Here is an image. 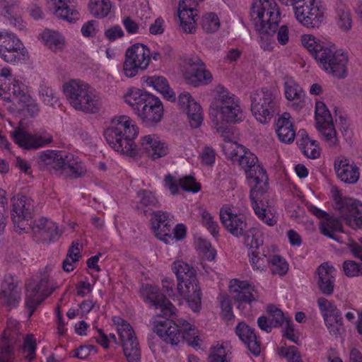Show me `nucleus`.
Masks as SVG:
<instances>
[{"mask_svg": "<svg viewBox=\"0 0 362 362\" xmlns=\"http://www.w3.org/2000/svg\"><path fill=\"white\" fill-rule=\"evenodd\" d=\"M114 322L117 324V333L127 361L140 362V346L133 328L127 322L120 318H117V321L115 320Z\"/></svg>", "mask_w": 362, "mask_h": 362, "instance_id": "obj_14", "label": "nucleus"}, {"mask_svg": "<svg viewBox=\"0 0 362 362\" xmlns=\"http://www.w3.org/2000/svg\"><path fill=\"white\" fill-rule=\"evenodd\" d=\"M251 21L259 34L273 35L280 22V12L275 0H256L250 9Z\"/></svg>", "mask_w": 362, "mask_h": 362, "instance_id": "obj_7", "label": "nucleus"}, {"mask_svg": "<svg viewBox=\"0 0 362 362\" xmlns=\"http://www.w3.org/2000/svg\"><path fill=\"white\" fill-rule=\"evenodd\" d=\"M64 93L75 110L86 113H96L101 107L99 94L87 83L71 79L63 86Z\"/></svg>", "mask_w": 362, "mask_h": 362, "instance_id": "obj_6", "label": "nucleus"}, {"mask_svg": "<svg viewBox=\"0 0 362 362\" xmlns=\"http://www.w3.org/2000/svg\"><path fill=\"white\" fill-rule=\"evenodd\" d=\"M250 262L255 270H264L269 264V257L264 254H260L259 250L248 251Z\"/></svg>", "mask_w": 362, "mask_h": 362, "instance_id": "obj_53", "label": "nucleus"}, {"mask_svg": "<svg viewBox=\"0 0 362 362\" xmlns=\"http://www.w3.org/2000/svg\"><path fill=\"white\" fill-rule=\"evenodd\" d=\"M350 251L353 255L362 261V246L355 242L348 244ZM343 269L345 274L349 277H354L362 274V266H360L356 262L346 260L343 263Z\"/></svg>", "mask_w": 362, "mask_h": 362, "instance_id": "obj_38", "label": "nucleus"}, {"mask_svg": "<svg viewBox=\"0 0 362 362\" xmlns=\"http://www.w3.org/2000/svg\"><path fill=\"white\" fill-rule=\"evenodd\" d=\"M321 233L324 235L339 242V238L334 233L342 232L343 226L339 218L330 216L325 218L320 226Z\"/></svg>", "mask_w": 362, "mask_h": 362, "instance_id": "obj_41", "label": "nucleus"}, {"mask_svg": "<svg viewBox=\"0 0 362 362\" xmlns=\"http://www.w3.org/2000/svg\"><path fill=\"white\" fill-rule=\"evenodd\" d=\"M38 165L52 173L71 179L81 177L86 173V168L81 160L71 153L64 151L47 150L38 157Z\"/></svg>", "mask_w": 362, "mask_h": 362, "instance_id": "obj_4", "label": "nucleus"}, {"mask_svg": "<svg viewBox=\"0 0 362 362\" xmlns=\"http://www.w3.org/2000/svg\"><path fill=\"white\" fill-rule=\"evenodd\" d=\"M320 67L327 73L337 78L346 76L347 54L342 49L337 48L335 45L328 43L327 46L316 54Z\"/></svg>", "mask_w": 362, "mask_h": 362, "instance_id": "obj_9", "label": "nucleus"}, {"mask_svg": "<svg viewBox=\"0 0 362 362\" xmlns=\"http://www.w3.org/2000/svg\"><path fill=\"white\" fill-rule=\"evenodd\" d=\"M145 82L148 86H152L155 90L160 93L168 100L175 101V93L170 88L168 81L165 77L160 76H149L146 78Z\"/></svg>", "mask_w": 362, "mask_h": 362, "instance_id": "obj_39", "label": "nucleus"}, {"mask_svg": "<svg viewBox=\"0 0 362 362\" xmlns=\"http://www.w3.org/2000/svg\"><path fill=\"white\" fill-rule=\"evenodd\" d=\"M180 324L182 342L186 341L188 345L197 349L201 347V339L197 334V329L185 320H178Z\"/></svg>", "mask_w": 362, "mask_h": 362, "instance_id": "obj_40", "label": "nucleus"}, {"mask_svg": "<svg viewBox=\"0 0 362 362\" xmlns=\"http://www.w3.org/2000/svg\"><path fill=\"white\" fill-rule=\"evenodd\" d=\"M31 228L35 237L42 242H51L60 236L57 225L45 217L35 220Z\"/></svg>", "mask_w": 362, "mask_h": 362, "instance_id": "obj_29", "label": "nucleus"}, {"mask_svg": "<svg viewBox=\"0 0 362 362\" xmlns=\"http://www.w3.org/2000/svg\"><path fill=\"white\" fill-rule=\"evenodd\" d=\"M243 236H244V243L249 247V251L257 250L263 244V239L259 229L257 228L246 229Z\"/></svg>", "mask_w": 362, "mask_h": 362, "instance_id": "obj_47", "label": "nucleus"}, {"mask_svg": "<svg viewBox=\"0 0 362 362\" xmlns=\"http://www.w3.org/2000/svg\"><path fill=\"white\" fill-rule=\"evenodd\" d=\"M138 134L135 122L127 115L113 118L103 132L106 141L112 148L129 156L138 155V147L134 143Z\"/></svg>", "mask_w": 362, "mask_h": 362, "instance_id": "obj_3", "label": "nucleus"}, {"mask_svg": "<svg viewBox=\"0 0 362 362\" xmlns=\"http://www.w3.org/2000/svg\"><path fill=\"white\" fill-rule=\"evenodd\" d=\"M180 187L186 192L196 193L201 189L200 183L196 182L195 178L191 175L180 178Z\"/></svg>", "mask_w": 362, "mask_h": 362, "instance_id": "obj_60", "label": "nucleus"}, {"mask_svg": "<svg viewBox=\"0 0 362 362\" xmlns=\"http://www.w3.org/2000/svg\"><path fill=\"white\" fill-rule=\"evenodd\" d=\"M189 69L184 73V77L188 84L194 87L206 85L212 81V75L206 69L204 62L198 57H194L187 59Z\"/></svg>", "mask_w": 362, "mask_h": 362, "instance_id": "obj_20", "label": "nucleus"}, {"mask_svg": "<svg viewBox=\"0 0 362 362\" xmlns=\"http://www.w3.org/2000/svg\"><path fill=\"white\" fill-rule=\"evenodd\" d=\"M201 217L202 225L214 237H216L219 233V226L218 222L214 220V217L205 209L201 210Z\"/></svg>", "mask_w": 362, "mask_h": 362, "instance_id": "obj_54", "label": "nucleus"}, {"mask_svg": "<svg viewBox=\"0 0 362 362\" xmlns=\"http://www.w3.org/2000/svg\"><path fill=\"white\" fill-rule=\"evenodd\" d=\"M153 326V332L166 344L173 346L182 342L180 324L168 318L157 320Z\"/></svg>", "mask_w": 362, "mask_h": 362, "instance_id": "obj_21", "label": "nucleus"}, {"mask_svg": "<svg viewBox=\"0 0 362 362\" xmlns=\"http://www.w3.org/2000/svg\"><path fill=\"white\" fill-rule=\"evenodd\" d=\"M315 119L317 124L332 122V115L323 102L317 101L315 104Z\"/></svg>", "mask_w": 362, "mask_h": 362, "instance_id": "obj_57", "label": "nucleus"}, {"mask_svg": "<svg viewBox=\"0 0 362 362\" xmlns=\"http://www.w3.org/2000/svg\"><path fill=\"white\" fill-rule=\"evenodd\" d=\"M267 317L269 318L271 324L276 327L282 326L284 321L287 320L283 312L273 305H269L267 308Z\"/></svg>", "mask_w": 362, "mask_h": 362, "instance_id": "obj_58", "label": "nucleus"}, {"mask_svg": "<svg viewBox=\"0 0 362 362\" xmlns=\"http://www.w3.org/2000/svg\"><path fill=\"white\" fill-rule=\"evenodd\" d=\"M49 3L53 6V13L57 18L69 23L79 19V13L74 8L76 0H49Z\"/></svg>", "mask_w": 362, "mask_h": 362, "instance_id": "obj_33", "label": "nucleus"}, {"mask_svg": "<svg viewBox=\"0 0 362 362\" xmlns=\"http://www.w3.org/2000/svg\"><path fill=\"white\" fill-rule=\"evenodd\" d=\"M317 303L322 317L325 316V314L337 313V312L339 311L332 302L325 298H318Z\"/></svg>", "mask_w": 362, "mask_h": 362, "instance_id": "obj_62", "label": "nucleus"}, {"mask_svg": "<svg viewBox=\"0 0 362 362\" xmlns=\"http://www.w3.org/2000/svg\"><path fill=\"white\" fill-rule=\"evenodd\" d=\"M209 362H228L226 360V350L223 346H216L211 349Z\"/></svg>", "mask_w": 362, "mask_h": 362, "instance_id": "obj_63", "label": "nucleus"}, {"mask_svg": "<svg viewBox=\"0 0 362 362\" xmlns=\"http://www.w3.org/2000/svg\"><path fill=\"white\" fill-rule=\"evenodd\" d=\"M185 291L182 296H185L189 307L193 312L197 313L201 308V299L202 292L201 288L199 285L190 288V291L188 292L187 288H184Z\"/></svg>", "mask_w": 362, "mask_h": 362, "instance_id": "obj_48", "label": "nucleus"}, {"mask_svg": "<svg viewBox=\"0 0 362 362\" xmlns=\"http://www.w3.org/2000/svg\"><path fill=\"white\" fill-rule=\"evenodd\" d=\"M41 37L45 44L54 51L61 50L64 47V39L58 32L46 29Z\"/></svg>", "mask_w": 362, "mask_h": 362, "instance_id": "obj_44", "label": "nucleus"}, {"mask_svg": "<svg viewBox=\"0 0 362 362\" xmlns=\"http://www.w3.org/2000/svg\"><path fill=\"white\" fill-rule=\"evenodd\" d=\"M237 163L245 170L247 178L252 179L255 182V185L250 190V195L255 214L267 226H275L278 218L269 208L267 202L263 201L267 191L268 177L266 171L257 163V157L245 148Z\"/></svg>", "mask_w": 362, "mask_h": 362, "instance_id": "obj_1", "label": "nucleus"}, {"mask_svg": "<svg viewBox=\"0 0 362 362\" xmlns=\"http://www.w3.org/2000/svg\"><path fill=\"white\" fill-rule=\"evenodd\" d=\"M169 149L166 143L162 141L156 134L146 135L141 138L138 154L145 153L153 160L165 156Z\"/></svg>", "mask_w": 362, "mask_h": 362, "instance_id": "obj_24", "label": "nucleus"}, {"mask_svg": "<svg viewBox=\"0 0 362 362\" xmlns=\"http://www.w3.org/2000/svg\"><path fill=\"white\" fill-rule=\"evenodd\" d=\"M284 94L288 100H296L292 105L293 107L299 110L305 105V93L302 88L291 77L284 78Z\"/></svg>", "mask_w": 362, "mask_h": 362, "instance_id": "obj_35", "label": "nucleus"}, {"mask_svg": "<svg viewBox=\"0 0 362 362\" xmlns=\"http://www.w3.org/2000/svg\"><path fill=\"white\" fill-rule=\"evenodd\" d=\"M36 340L33 334H28L24 338L22 350L25 354V358L28 362L33 361L35 358Z\"/></svg>", "mask_w": 362, "mask_h": 362, "instance_id": "obj_55", "label": "nucleus"}, {"mask_svg": "<svg viewBox=\"0 0 362 362\" xmlns=\"http://www.w3.org/2000/svg\"><path fill=\"white\" fill-rule=\"evenodd\" d=\"M277 354L281 358H285L287 362H303L298 349L295 346L279 347Z\"/></svg>", "mask_w": 362, "mask_h": 362, "instance_id": "obj_51", "label": "nucleus"}, {"mask_svg": "<svg viewBox=\"0 0 362 362\" xmlns=\"http://www.w3.org/2000/svg\"><path fill=\"white\" fill-rule=\"evenodd\" d=\"M250 110L256 119L262 124L268 123L279 112L276 92L263 88L250 94Z\"/></svg>", "mask_w": 362, "mask_h": 362, "instance_id": "obj_8", "label": "nucleus"}, {"mask_svg": "<svg viewBox=\"0 0 362 362\" xmlns=\"http://www.w3.org/2000/svg\"><path fill=\"white\" fill-rule=\"evenodd\" d=\"M164 185L170 190L172 194H176L180 187V178L177 179L171 174H168L164 178Z\"/></svg>", "mask_w": 362, "mask_h": 362, "instance_id": "obj_64", "label": "nucleus"}, {"mask_svg": "<svg viewBox=\"0 0 362 362\" xmlns=\"http://www.w3.org/2000/svg\"><path fill=\"white\" fill-rule=\"evenodd\" d=\"M231 291L233 293V298L240 303L238 305L240 308L242 303L250 304L252 301L258 300L259 296L254 286L246 281L234 280V284L230 285Z\"/></svg>", "mask_w": 362, "mask_h": 362, "instance_id": "obj_30", "label": "nucleus"}, {"mask_svg": "<svg viewBox=\"0 0 362 362\" xmlns=\"http://www.w3.org/2000/svg\"><path fill=\"white\" fill-rule=\"evenodd\" d=\"M236 335L244 343L247 349L254 356H258L261 351V343L257 339L255 329L244 322L238 324L235 329Z\"/></svg>", "mask_w": 362, "mask_h": 362, "instance_id": "obj_32", "label": "nucleus"}, {"mask_svg": "<svg viewBox=\"0 0 362 362\" xmlns=\"http://www.w3.org/2000/svg\"><path fill=\"white\" fill-rule=\"evenodd\" d=\"M153 218L151 220L152 229L156 237L165 244L170 243L172 221L169 214L163 211H153Z\"/></svg>", "mask_w": 362, "mask_h": 362, "instance_id": "obj_25", "label": "nucleus"}, {"mask_svg": "<svg viewBox=\"0 0 362 362\" xmlns=\"http://www.w3.org/2000/svg\"><path fill=\"white\" fill-rule=\"evenodd\" d=\"M151 52L144 45L136 43L125 52L123 71L126 76L134 77L146 70L150 63Z\"/></svg>", "mask_w": 362, "mask_h": 362, "instance_id": "obj_12", "label": "nucleus"}, {"mask_svg": "<svg viewBox=\"0 0 362 362\" xmlns=\"http://www.w3.org/2000/svg\"><path fill=\"white\" fill-rule=\"evenodd\" d=\"M294 14L296 20L308 28H319L325 19L324 10L319 0H313L303 7L298 6Z\"/></svg>", "mask_w": 362, "mask_h": 362, "instance_id": "obj_17", "label": "nucleus"}, {"mask_svg": "<svg viewBox=\"0 0 362 362\" xmlns=\"http://www.w3.org/2000/svg\"><path fill=\"white\" fill-rule=\"evenodd\" d=\"M210 115L217 132L221 134L223 140H226L225 134L229 133L223 123L237 124L245 119L240 99L221 86L217 87L216 93L210 105Z\"/></svg>", "mask_w": 362, "mask_h": 362, "instance_id": "obj_2", "label": "nucleus"}, {"mask_svg": "<svg viewBox=\"0 0 362 362\" xmlns=\"http://www.w3.org/2000/svg\"><path fill=\"white\" fill-rule=\"evenodd\" d=\"M141 296L144 301L156 309L160 308L163 316L171 317L175 313L173 304L160 293L158 288L148 284L143 286Z\"/></svg>", "mask_w": 362, "mask_h": 362, "instance_id": "obj_18", "label": "nucleus"}, {"mask_svg": "<svg viewBox=\"0 0 362 362\" xmlns=\"http://www.w3.org/2000/svg\"><path fill=\"white\" fill-rule=\"evenodd\" d=\"M276 132L281 141L286 144L293 141L296 132L288 112H284L276 120Z\"/></svg>", "mask_w": 362, "mask_h": 362, "instance_id": "obj_36", "label": "nucleus"}, {"mask_svg": "<svg viewBox=\"0 0 362 362\" xmlns=\"http://www.w3.org/2000/svg\"><path fill=\"white\" fill-rule=\"evenodd\" d=\"M56 283L49 276L47 270L41 273L38 283H29L26 287L25 305L29 311L28 317L56 288Z\"/></svg>", "mask_w": 362, "mask_h": 362, "instance_id": "obj_10", "label": "nucleus"}, {"mask_svg": "<svg viewBox=\"0 0 362 362\" xmlns=\"http://www.w3.org/2000/svg\"><path fill=\"white\" fill-rule=\"evenodd\" d=\"M334 202L339 218L353 229L362 230V202L351 197H341L339 194L334 196Z\"/></svg>", "mask_w": 362, "mask_h": 362, "instance_id": "obj_11", "label": "nucleus"}, {"mask_svg": "<svg viewBox=\"0 0 362 362\" xmlns=\"http://www.w3.org/2000/svg\"><path fill=\"white\" fill-rule=\"evenodd\" d=\"M139 202L137 206L139 210L143 211L145 215L148 213L153 208L159 207L160 204L156 197L150 191L141 190L138 192Z\"/></svg>", "mask_w": 362, "mask_h": 362, "instance_id": "obj_42", "label": "nucleus"}, {"mask_svg": "<svg viewBox=\"0 0 362 362\" xmlns=\"http://www.w3.org/2000/svg\"><path fill=\"white\" fill-rule=\"evenodd\" d=\"M111 7L110 0H90L88 4L90 13L98 18L106 17L110 13Z\"/></svg>", "mask_w": 362, "mask_h": 362, "instance_id": "obj_46", "label": "nucleus"}, {"mask_svg": "<svg viewBox=\"0 0 362 362\" xmlns=\"http://www.w3.org/2000/svg\"><path fill=\"white\" fill-rule=\"evenodd\" d=\"M28 52L15 34L0 32V57L6 62L17 64L28 57Z\"/></svg>", "mask_w": 362, "mask_h": 362, "instance_id": "obj_13", "label": "nucleus"}, {"mask_svg": "<svg viewBox=\"0 0 362 362\" xmlns=\"http://www.w3.org/2000/svg\"><path fill=\"white\" fill-rule=\"evenodd\" d=\"M334 267L329 265L327 262L321 264L317 269L318 288L326 296H330L334 292Z\"/></svg>", "mask_w": 362, "mask_h": 362, "instance_id": "obj_34", "label": "nucleus"}, {"mask_svg": "<svg viewBox=\"0 0 362 362\" xmlns=\"http://www.w3.org/2000/svg\"><path fill=\"white\" fill-rule=\"evenodd\" d=\"M124 100L146 126L157 124L163 117L162 102L158 97L146 91L132 88L124 96Z\"/></svg>", "mask_w": 362, "mask_h": 362, "instance_id": "obj_5", "label": "nucleus"}, {"mask_svg": "<svg viewBox=\"0 0 362 362\" xmlns=\"http://www.w3.org/2000/svg\"><path fill=\"white\" fill-rule=\"evenodd\" d=\"M11 136L14 142L25 149H35L52 141V136L47 135H33L21 129L14 130Z\"/></svg>", "mask_w": 362, "mask_h": 362, "instance_id": "obj_26", "label": "nucleus"}, {"mask_svg": "<svg viewBox=\"0 0 362 362\" xmlns=\"http://www.w3.org/2000/svg\"><path fill=\"white\" fill-rule=\"evenodd\" d=\"M336 19L337 25L344 31H348L351 28L352 19L350 10L348 6L341 1L337 3Z\"/></svg>", "mask_w": 362, "mask_h": 362, "instance_id": "obj_43", "label": "nucleus"}, {"mask_svg": "<svg viewBox=\"0 0 362 362\" xmlns=\"http://www.w3.org/2000/svg\"><path fill=\"white\" fill-rule=\"evenodd\" d=\"M8 92L12 99L17 100L18 104L30 101L29 95L25 93L16 81L9 86Z\"/></svg>", "mask_w": 362, "mask_h": 362, "instance_id": "obj_59", "label": "nucleus"}, {"mask_svg": "<svg viewBox=\"0 0 362 362\" xmlns=\"http://www.w3.org/2000/svg\"><path fill=\"white\" fill-rule=\"evenodd\" d=\"M201 25L206 32L214 33L219 28L220 21L216 13H208L202 17Z\"/></svg>", "mask_w": 362, "mask_h": 362, "instance_id": "obj_56", "label": "nucleus"}, {"mask_svg": "<svg viewBox=\"0 0 362 362\" xmlns=\"http://www.w3.org/2000/svg\"><path fill=\"white\" fill-rule=\"evenodd\" d=\"M226 144L222 146V149L226 158L233 163H237L241 153L245 151V146L235 142H231L228 134H225Z\"/></svg>", "mask_w": 362, "mask_h": 362, "instance_id": "obj_45", "label": "nucleus"}, {"mask_svg": "<svg viewBox=\"0 0 362 362\" xmlns=\"http://www.w3.org/2000/svg\"><path fill=\"white\" fill-rule=\"evenodd\" d=\"M334 170L341 181L355 184L359 179V169L354 161L345 157H338L334 160Z\"/></svg>", "mask_w": 362, "mask_h": 362, "instance_id": "obj_28", "label": "nucleus"}, {"mask_svg": "<svg viewBox=\"0 0 362 362\" xmlns=\"http://www.w3.org/2000/svg\"><path fill=\"white\" fill-rule=\"evenodd\" d=\"M301 42L305 48L316 59V54L322 50L328 43L322 42L312 35H303Z\"/></svg>", "mask_w": 362, "mask_h": 362, "instance_id": "obj_49", "label": "nucleus"}, {"mask_svg": "<svg viewBox=\"0 0 362 362\" xmlns=\"http://www.w3.org/2000/svg\"><path fill=\"white\" fill-rule=\"evenodd\" d=\"M298 136L300 138L297 140V144L303 153L308 158L315 159L320 155L317 141L309 138L304 129L298 132Z\"/></svg>", "mask_w": 362, "mask_h": 362, "instance_id": "obj_37", "label": "nucleus"}, {"mask_svg": "<svg viewBox=\"0 0 362 362\" xmlns=\"http://www.w3.org/2000/svg\"><path fill=\"white\" fill-rule=\"evenodd\" d=\"M220 221L223 228L235 237H240L245 234L247 228L246 216L238 213L235 208L228 204L220 209Z\"/></svg>", "mask_w": 362, "mask_h": 362, "instance_id": "obj_15", "label": "nucleus"}, {"mask_svg": "<svg viewBox=\"0 0 362 362\" xmlns=\"http://www.w3.org/2000/svg\"><path fill=\"white\" fill-rule=\"evenodd\" d=\"M172 270L177 280V291L180 295L185 293L184 288L188 292L190 288L198 284L197 274L194 268L183 260H176L172 264Z\"/></svg>", "mask_w": 362, "mask_h": 362, "instance_id": "obj_19", "label": "nucleus"}, {"mask_svg": "<svg viewBox=\"0 0 362 362\" xmlns=\"http://www.w3.org/2000/svg\"><path fill=\"white\" fill-rule=\"evenodd\" d=\"M6 195V191L0 188V235L4 232L6 224L4 213L8 202Z\"/></svg>", "mask_w": 362, "mask_h": 362, "instance_id": "obj_61", "label": "nucleus"}, {"mask_svg": "<svg viewBox=\"0 0 362 362\" xmlns=\"http://www.w3.org/2000/svg\"><path fill=\"white\" fill-rule=\"evenodd\" d=\"M269 267L273 274L283 276L288 270V264L286 260L279 255L269 257Z\"/></svg>", "mask_w": 362, "mask_h": 362, "instance_id": "obj_50", "label": "nucleus"}, {"mask_svg": "<svg viewBox=\"0 0 362 362\" xmlns=\"http://www.w3.org/2000/svg\"><path fill=\"white\" fill-rule=\"evenodd\" d=\"M39 95L42 101L46 105L54 107L59 103L56 91L49 86H40Z\"/></svg>", "mask_w": 362, "mask_h": 362, "instance_id": "obj_52", "label": "nucleus"}, {"mask_svg": "<svg viewBox=\"0 0 362 362\" xmlns=\"http://www.w3.org/2000/svg\"><path fill=\"white\" fill-rule=\"evenodd\" d=\"M11 202V219L14 226L21 230H25L24 222L33 216V200L25 194H17L12 198Z\"/></svg>", "mask_w": 362, "mask_h": 362, "instance_id": "obj_16", "label": "nucleus"}, {"mask_svg": "<svg viewBox=\"0 0 362 362\" xmlns=\"http://www.w3.org/2000/svg\"><path fill=\"white\" fill-rule=\"evenodd\" d=\"M177 103L187 115L190 126L192 128L199 127L203 120L200 105L192 98L188 92H183L178 96Z\"/></svg>", "mask_w": 362, "mask_h": 362, "instance_id": "obj_27", "label": "nucleus"}, {"mask_svg": "<svg viewBox=\"0 0 362 362\" xmlns=\"http://www.w3.org/2000/svg\"><path fill=\"white\" fill-rule=\"evenodd\" d=\"M18 332L8 325L0 339V362H16L13 344L17 341Z\"/></svg>", "mask_w": 362, "mask_h": 362, "instance_id": "obj_31", "label": "nucleus"}, {"mask_svg": "<svg viewBox=\"0 0 362 362\" xmlns=\"http://www.w3.org/2000/svg\"><path fill=\"white\" fill-rule=\"evenodd\" d=\"M198 4L195 0H182L179 2L178 16L180 26L188 33H193L196 30Z\"/></svg>", "mask_w": 362, "mask_h": 362, "instance_id": "obj_23", "label": "nucleus"}, {"mask_svg": "<svg viewBox=\"0 0 362 362\" xmlns=\"http://www.w3.org/2000/svg\"><path fill=\"white\" fill-rule=\"evenodd\" d=\"M21 300V289L17 280L11 275L6 276L1 285L0 303L9 310L16 308Z\"/></svg>", "mask_w": 362, "mask_h": 362, "instance_id": "obj_22", "label": "nucleus"}]
</instances>
